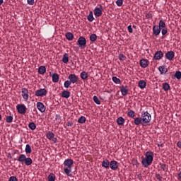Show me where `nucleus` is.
Here are the masks:
<instances>
[{"instance_id":"obj_53","label":"nucleus","mask_w":181,"mask_h":181,"mask_svg":"<svg viewBox=\"0 0 181 181\" xmlns=\"http://www.w3.org/2000/svg\"><path fill=\"white\" fill-rule=\"evenodd\" d=\"M66 125H67V127H73V122H68Z\"/></svg>"},{"instance_id":"obj_55","label":"nucleus","mask_w":181,"mask_h":181,"mask_svg":"<svg viewBox=\"0 0 181 181\" xmlns=\"http://www.w3.org/2000/svg\"><path fill=\"white\" fill-rule=\"evenodd\" d=\"M178 176V180H181V171L180 172V173L177 175Z\"/></svg>"},{"instance_id":"obj_48","label":"nucleus","mask_w":181,"mask_h":181,"mask_svg":"<svg viewBox=\"0 0 181 181\" xmlns=\"http://www.w3.org/2000/svg\"><path fill=\"white\" fill-rule=\"evenodd\" d=\"M166 168H168L166 164H160V169H162V170H166Z\"/></svg>"},{"instance_id":"obj_60","label":"nucleus","mask_w":181,"mask_h":181,"mask_svg":"<svg viewBox=\"0 0 181 181\" xmlns=\"http://www.w3.org/2000/svg\"><path fill=\"white\" fill-rule=\"evenodd\" d=\"M2 119V115H0V121Z\"/></svg>"},{"instance_id":"obj_20","label":"nucleus","mask_w":181,"mask_h":181,"mask_svg":"<svg viewBox=\"0 0 181 181\" xmlns=\"http://www.w3.org/2000/svg\"><path fill=\"white\" fill-rule=\"evenodd\" d=\"M127 116L129 117V118H135V117H136V113L132 110H129Z\"/></svg>"},{"instance_id":"obj_10","label":"nucleus","mask_w":181,"mask_h":181,"mask_svg":"<svg viewBox=\"0 0 181 181\" xmlns=\"http://www.w3.org/2000/svg\"><path fill=\"white\" fill-rule=\"evenodd\" d=\"M21 95L23 100H29V90L26 88L21 89Z\"/></svg>"},{"instance_id":"obj_40","label":"nucleus","mask_w":181,"mask_h":181,"mask_svg":"<svg viewBox=\"0 0 181 181\" xmlns=\"http://www.w3.org/2000/svg\"><path fill=\"white\" fill-rule=\"evenodd\" d=\"M112 80L114 83H115V84H119L121 83V80L117 78V76H113Z\"/></svg>"},{"instance_id":"obj_50","label":"nucleus","mask_w":181,"mask_h":181,"mask_svg":"<svg viewBox=\"0 0 181 181\" xmlns=\"http://www.w3.org/2000/svg\"><path fill=\"white\" fill-rule=\"evenodd\" d=\"M127 30L129 33H133L134 30H132V25H129L127 27Z\"/></svg>"},{"instance_id":"obj_59","label":"nucleus","mask_w":181,"mask_h":181,"mask_svg":"<svg viewBox=\"0 0 181 181\" xmlns=\"http://www.w3.org/2000/svg\"><path fill=\"white\" fill-rule=\"evenodd\" d=\"M133 28H134V29H136V25H133Z\"/></svg>"},{"instance_id":"obj_24","label":"nucleus","mask_w":181,"mask_h":181,"mask_svg":"<svg viewBox=\"0 0 181 181\" xmlns=\"http://www.w3.org/2000/svg\"><path fill=\"white\" fill-rule=\"evenodd\" d=\"M117 124L118 125H124L125 124V119H124L122 117H119L117 119Z\"/></svg>"},{"instance_id":"obj_22","label":"nucleus","mask_w":181,"mask_h":181,"mask_svg":"<svg viewBox=\"0 0 181 181\" xmlns=\"http://www.w3.org/2000/svg\"><path fill=\"white\" fill-rule=\"evenodd\" d=\"M26 159V155L25 154H21L19 156H18V158L17 159V160L18 162H21V163H23V162H25Z\"/></svg>"},{"instance_id":"obj_23","label":"nucleus","mask_w":181,"mask_h":181,"mask_svg":"<svg viewBox=\"0 0 181 181\" xmlns=\"http://www.w3.org/2000/svg\"><path fill=\"white\" fill-rule=\"evenodd\" d=\"M62 97L63 98H70V92L69 90L62 91Z\"/></svg>"},{"instance_id":"obj_16","label":"nucleus","mask_w":181,"mask_h":181,"mask_svg":"<svg viewBox=\"0 0 181 181\" xmlns=\"http://www.w3.org/2000/svg\"><path fill=\"white\" fill-rule=\"evenodd\" d=\"M120 88V91L122 93V95H123L124 97H125V95H127L128 94V86H122L119 87Z\"/></svg>"},{"instance_id":"obj_4","label":"nucleus","mask_w":181,"mask_h":181,"mask_svg":"<svg viewBox=\"0 0 181 181\" xmlns=\"http://www.w3.org/2000/svg\"><path fill=\"white\" fill-rule=\"evenodd\" d=\"M16 110L19 114L25 115V114H26L28 108H26V105H25L24 104H18L16 106Z\"/></svg>"},{"instance_id":"obj_33","label":"nucleus","mask_w":181,"mask_h":181,"mask_svg":"<svg viewBox=\"0 0 181 181\" xmlns=\"http://www.w3.org/2000/svg\"><path fill=\"white\" fill-rule=\"evenodd\" d=\"M13 121V115H9L6 117V122H8V124L12 123Z\"/></svg>"},{"instance_id":"obj_42","label":"nucleus","mask_w":181,"mask_h":181,"mask_svg":"<svg viewBox=\"0 0 181 181\" xmlns=\"http://www.w3.org/2000/svg\"><path fill=\"white\" fill-rule=\"evenodd\" d=\"M78 124H84L86 122V117L81 116L78 119Z\"/></svg>"},{"instance_id":"obj_46","label":"nucleus","mask_w":181,"mask_h":181,"mask_svg":"<svg viewBox=\"0 0 181 181\" xmlns=\"http://www.w3.org/2000/svg\"><path fill=\"white\" fill-rule=\"evenodd\" d=\"M123 4H124V0H117L116 1V5H117V6H122Z\"/></svg>"},{"instance_id":"obj_5","label":"nucleus","mask_w":181,"mask_h":181,"mask_svg":"<svg viewBox=\"0 0 181 181\" xmlns=\"http://www.w3.org/2000/svg\"><path fill=\"white\" fill-rule=\"evenodd\" d=\"M78 45L80 49H84L87 45V40L84 37H80L78 39Z\"/></svg>"},{"instance_id":"obj_15","label":"nucleus","mask_w":181,"mask_h":181,"mask_svg":"<svg viewBox=\"0 0 181 181\" xmlns=\"http://www.w3.org/2000/svg\"><path fill=\"white\" fill-rule=\"evenodd\" d=\"M110 168L112 170H117L118 169V162L115 160L110 161Z\"/></svg>"},{"instance_id":"obj_21","label":"nucleus","mask_w":181,"mask_h":181,"mask_svg":"<svg viewBox=\"0 0 181 181\" xmlns=\"http://www.w3.org/2000/svg\"><path fill=\"white\" fill-rule=\"evenodd\" d=\"M139 88H141V90H144L145 87H146V82L144 80H141L139 81Z\"/></svg>"},{"instance_id":"obj_36","label":"nucleus","mask_w":181,"mask_h":181,"mask_svg":"<svg viewBox=\"0 0 181 181\" xmlns=\"http://www.w3.org/2000/svg\"><path fill=\"white\" fill-rule=\"evenodd\" d=\"M158 28L163 29L166 28V23H164L163 20H160L158 23Z\"/></svg>"},{"instance_id":"obj_35","label":"nucleus","mask_w":181,"mask_h":181,"mask_svg":"<svg viewBox=\"0 0 181 181\" xmlns=\"http://www.w3.org/2000/svg\"><path fill=\"white\" fill-rule=\"evenodd\" d=\"M87 19L89 22H93V21H94V16H93V11L89 12Z\"/></svg>"},{"instance_id":"obj_39","label":"nucleus","mask_w":181,"mask_h":181,"mask_svg":"<svg viewBox=\"0 0 181 181\" xmlns=\"http://www.w3.org/2000/svg\"><path fill=\"white\" fill-rule=\"evenodd\" d=\"M174 77H175V78H177V80H180L181 79V71H177L174 75Z\"/></svg>"},{"instance_id":"obj_37","label":"nucleus","mask_w":181,"mask_h":181,"mask_svg":"<svg viewBox=\"0 0 181 181\" xmlns=\"http://www.w3.org/2000/svg\"><path fill=\"white\" fill-rule=\"evenodd\" d=\"M47 139H53V138H54V134L52 132H48L47 133Z\"/></svg>"},{"instance_id":"obj_38","label":"nucleus","mask_w":181,"mask_h":181,"mask_svg":"<svg viewBox=\"0 0 181 181\" xmlns=\"http://www.w3.org/2000/svg\"><path fill=\"white\" fill-rule=\"evenodd\" d=\"M25 151L26 153H32V148L30 147V145L26 144Z\"/></svg>"},{"instance_id":"obj_11","label":"nucleus","mask_w":181,"mask_h":181,"mask_svg":"<svg viewBox=\"0 0 181 181\" xmlns=\"http://www.w3.org/2000/svg\"><path fill=\"white\" fill-rule=\"evenodd\" d=\"M140 66L142 69H146L149 66V61L146 59H143L140 60Z\"/></svg>"},{"instance_id":"obj_47","label":"nucleus","mask_w":181,"mask_h":181,"mask_svg":"<svg viewBox=\"0 0 181 181\" xmlns=\"http://www.w3.org/2000/svg\"><path fill=\"white\" fill-rule=\"evenodd\" d=\"M161 33H162L163 36H165V35H166V33H168V28L162 29Z\"/></svg>"},{"instance_id":"obj_34","label":"nucleus","mask_w":181,"mask_h":181,"mask_svg":"<svg viewBox=\"0 0 181 181\" xmlns=\"http://www.w3.org/2000/svg\"><path fill=\"white\" fill-rule=\"evenodd\" d=\"M28 128H30L31 131H35V129H36V124H35V122H30L28 124Z\"/></svg>"},{"instance_id":"obj_9","label":"nucleus","mask_w":181,"mask_h":181,"mask_svg":"<svg viewBox=\"0 0 181 181\" xmlns=\"http://www.w3.org/2000/svg\"><path fill=\"white\" fill-rule=\"evenodd\" d=\"M165 57L167 59V60L172 62V60L175 59V52L168 51L167 53H165Z\"/></svg>"},{"instance_id":"obj_2","label":"nucleus","mask_w":181,"mask_h":181,"mask_svg":"<svg viewBox=\"0 0 181 181\" xmlns=\"http://www.w3.org/2000/svg\"><path fill=\"white\" fill-rule=\"evenodd\" d=\"M74 161L71 158H67L64 161V165L66 166L64 169V172H65L66 176H71V168H73V164Z\"/></svg>"},{"instance_id":"obj_56","label":"nucleus","mask_w":181,"mask_h":181,"mask_svg":"<svg viewBox=\"0 0 181 181\" xmlns=\"http://www.w3.org/2000/svg\"><path fill=\"white\" fill-rule=\"evenodd\" d=\"M146 18H151V15H149V14H146Z\"/></svg>"},{"instance_id":"obj_29","label":"nucleus","mask_w":181,"mask_h":181,"mask_svg":"<svg viewBox=\"0 0 181 181\" xmlns=\"http://www.w3.org/2000/svg\"><path fill=\"white\" fill-rule=\"evenodd\" d=\"M80 77L83 80H87V78H88V74L86 71H82L80 74Z\"/></svg>"},{"instance_id":"obj_58","label":"nucleus","mask_w":181,"mask_h":181,"mask_svg":"<svg viewBox=\"0 0 181 181\" xmlns=\"http://www.w3.org/2000/svg\"><path fill=\"white\" fill-rule=\"evenodd\" d=\"M53 141H54V142H57V138H54Z\"/></svg>"},{"instance_id":"obj_6","label":"nucleus","mask_w":181,"mask_h":181,"mask_svg":"<svg viewBox=\"0 0 181 181\" xmlns=\"http://www.w3.org/2000/svg\"><path fill=\"white\" fill-rule=\"evenodd\" d=\"M47 94V90L46 88H41L35 91V95L36 97H45Z\"/></svg>"},{"instance_id":"obj_43","label":"nucleus","mask_w":181,"mask_h":181,"mask_svg":"<svg viewBox=\"0 0 181 181\" xmlns=\"http://www.w3.org/2000/svg\"><path fill=\"white\" fill-rule=\"evenodd\" d=\"M90 42H95V40H97V35H95V34L90 35Z\"/></svg>"},{"instance_id":"obj_44","label":"nucleus","mask_w":181,"mask_h":181,"mask_svg":"<svg viewBox=\"0 0 181 181\" xmlns=\"http://www.w3.org/2000/svg\"><path fill=\"white\" fill-rule=\"evenodd\" d=\"M71 83L70 82V81H66L64 83V87H65V88H69L70 87V86H71Z\"/></svg>"},{"instance_id":"obj_18","label":"nucleus","mask_w":181,"mask_h":181,"mask_svg":"<svg viewBox=\"0 0 181 181\" xmlns=\"http://www.w3.org/2000/svg\"><path fill=\"white\" fill-rule=\"evenodd\" d=\"M110 162L107 159L104 160L102 162V166H103V168H105V169H109L110 168Z\"/></svg>"},{"instance_id":"obj_3","label":"nucleus","mask_w":181,"mask_h":181,"mask_svg":"<svg viewBox=\"0 0 181 181\" xmlns=\"http://www.w3.org/2000/svg\"><path fill=\"white\" fill-rule=\"evenodd\" d=\"M141 117L143 121V127H148V125H149V122H151L152 119V115H151V113L148 112L147 111H143Z\"/></svg>"},{"instance_id":"obj_30","label":"nucleus","mask_w":181,"mask_h":181,"mask_svg":"<svg viewBox=\"0 0 181 181\" xmlns=\"http://www.w3.org/2000/svg\"><path fill=\"white\" fill-rule=\"evenodd\" d=\"M48 181H56V175L53 173H49V175L47 177Z\"/></svg>"},{"instance_id":"obj_32","label":"nucleus","mask_w":181,"mask_h":181,"mask_svg":"<svg viewBox=\"0 0 181 181\" xmlns=\"http://www.w3.org/2000/svg\"><path fill=\"white\" fill-rule=\"evenodd\" d=\"M163 89L164 91H169V90H170V85L168 83H163Z\"/></svg>"},{"instance_id":"obj_8","label":"nucleus","mask_w":181,"mask_h":181,"mask_svg":"<svg viewBox=\"0 0 181 181\" xmlns=\"http://www.w3.org/2000/svg\"><path fill=\"white\" fill-rule=\"evenodd\" d=\"M68 78L72 84H76V83L78 81V76H77L74 74H69V76H68Z\"/></svg>"},{"instance_id":"obj_45","label":"nucleus","mask_w":181,"mask_h":181,"mask_svg":"<svg viewBox=\"0 0 181 181\" xmlns=\"http://www.w3.org/2000/svg\"><path fill=\"white\" fill-rule=\"evenodd\" d=\"M118 57L121 62H124V60L127 59V57H125V55H124L123 54H119Z\"/></svg>"},{"instance_id":"obj_25","label":"nucleus","mask_w":181,"mask_h":181,"mask_svg":"<svg viewBox=\"0 0 181 181\" xmlns=\"http://www.w3.org/2000/svg\"><path fill=\"white\" fill-rule=\"evenodd\" d=\"M24 163L26 165V166H30V165L33 163V160H32V158L26 157Z\"/></svg>"},{"instance_id":"obj_31","label":"nucleus","mask_w":181,"mask_h":181,"mask_svg":"<svg viewBox=\"0 0 181 181\" xmlns=\"http://www.w3.org/2000/svg\"><path fill=\"white\" fill-rule=\"evenodd\" d=\"M62 62L65 64H67L69 63V54H64L63 57H62Z\"/></svg>"},{"instance_id":"obj_14","label":"nucleus","mask_w":181,"mask_h":181,"mask_svg":"<svg viewBox=\"0 0 181 181\" xmlns=\"http://www.w3.org/2000/svg\"><path fill=\"white\" fill-rule=\"evenodd\" d=\"M163 57V52L162 51H157L153 57L154 60H160Z\"/></svg>"},{"instance_id":"obj_49","label":"nucleus","mask_w":181,"mask_h":181,"mask_svg":"<svg viewBox=\"0 0 181 181\" xmlns=\"http://www.w3.org/2000/svg\"><path fill=\"white\" fill-rule=\"evenodd\" d=\"M8 181H18V178L15 176H11L9 177Z\"/></svg>"},{"instance_id":"obj_52","label":"nucleus","mask_w":181,"mask_h":181,"mask_svg":"<svg viewBox=\"0 0 181 181\" xmlns=\"http://www.w3.org/2000/svg\"><path fill=\"white\" fill-rule=\"evenodd\" d=\"M28 5H33L35 4V0H27Z\"/></svg>"},{"instance_id":"obj_57","label":"nucleus","mask_w":181,"mask_h":181,"mask_svg":"<svg viewBox=\"0 0 181 181\" xmlns=\"http://www.w3.org/2000/svg\"><path fill=\"white\" fill-rule=\"evenodd\" d=\"M4 4V0H0V5H2Z\"/></svg>"},{"instance_id":"obj_1","label":"nucleus","mask_w":181,"mask_h":181,"mask_svg":"<svg viewBox=\"0 0 181 181\" xmlns=\"http://www.w3.org/2000/svg\"><path fill=\"white\" fill-rule=\"evenodd\" d=\"M145 157H143L141 160V164L144 168H148L152 165V162H153V152L147 151L144 154Z\"/></svg>"},{"instance_id":"obj_19","label":"nucleus","mask_w":181,"mask_h":181,"mask_svg":"<svg viewBox=\"0 0 181 181\" xmlns=\"http://www.w3.org/2000/svg\"><path fill=\"white\" fill-rule=\"evenodd\" d=\"M158 70L160 74H166V73H168V68H165V66H159Z\"/></svg>"},{"instance_id":"obj_26","label":"nucleus","mask_w":181,"mask_h":181,"mask_svg":"<svg viewBox=\"0 0 181 181\" xmlns=\"http://www.w3.org/2000/svg\"><path fill=\"white\" fill-rule=\"evenodd\" d=\"M60 78V76L57 74H54L52 75V81L53 83H59V80Z\"/></svg>"},{"instance_id":"obj_27","label":"nucleus","mask_w":181,"mask_h":181,"mask_svg":"<svg viewBox=\"0 0 181 181\" xmlns=\"http://www.w3.org/2000/svg\"><path fill=\"white\" fill-rule=\"evenodd\" d=\"M38 73L39 74H45V73H46V66H41L39 67L38 69Z\"/></svg>"},{"instance_id":"obj_28","label":"nucleus","mask_w":181,"mask_h":181,"mask_svg":"<svg viewBox=\"0 0 181 181\" xmlns=\"http://www.w3.org/2000/svg\"><path fill=\"white\" fill-rule=\"evenodd\" d=\"M65 36L67 40H73V39H74V35H73V33L69 32L66 33Z\"/></svg>"},{"instance_id":"obj_54","label":"nucleus","mask_w":181,"mask_h":181,"mask_svg":"<svg viewBox=\"0 0 181 181\" xmlns=\"http://www.w3.org/2000/svg\"><path fill=\"white\" fill-rule=\"evenodd\" d=\"M177 146L178 148H180V149H181V141H179L177 143Z\"/></svg>"},{"instance_id":"obj_13","label":"nucleus","mask_w":181,"mask_h":181,"mask_svg":"<svg viewBox=\"0 0 181 181\" xmlns=\"http://www.w3.org/2000/svg\"><path fill=\"white\" fill-rule=\"evenodd\" d=\"M161 28L158 25H153V33L155 36H159L160 34Z\"/></svg>"},{"instance_id":"obj_17","label":"nucleus","mask_w":181,"mask_h":181,"mask_svg":"<svg viewBox=\"0 0 181 181\" xmlns=\"http://www.w3.org/2000/svg\"><path fill=\"white\" fill-rule=\"evenodd\" d=\"M134 124L135 125H144V122L142 121V117H136L134 118Z\"/></svg>"},{"instance_id":"obj_7","label":"nucleus","mask_w":181,"mask_h":181,"mask_svg":"<svg viewBox=\"0 0 181 181\" xmlns=\"http://www.w3.org/2000/svg\"><path fill=\"white\" fill-rule=\"evenodd\" d=\"M94 15L96 16V18H100L101 15H103V6L100 5V8L96 7L94 10Z\"/></svg>"},{"instance_id":"obj_41","label":"nucleus","mask_w":181,"mask_h":181,"mask_svg":"<svg viewBox=\"0 0 181 181\" xmlns=\"http://www.w3.org/2000/svg\"><path fill=\"white\" fill-rule=\"evenodd\" d=\"M93 101L98 105H100V104H101V101L100 100V99H98V97H97L95 95L93 96Z\"/></svg>"},{"instance_id":"obj_51","label":"nucleus","mask_w":181,"mask_h":181,"mask_svg":"<svg viewBox=\"0 0 181 181\" xmlns=\"http://www.w3.org/2000/svg\"><path fill=\"white\" fill-rule=\"evenodd\" d=\"M156 177L158 180L162 181V176L160 174H156Z\"/></svg>"},{"instance_id":"obj_12","label":"nucleus","mask_w":181,"mask_h":181,"mask_svg":"<svg viewBox=\"0 0 181 181\" xmlns=\"http://www.w3.org/2000/svg\"><path fill=\"white\" fill-rule=\"evenodd\" d=\"M37 108L40 112H45L46 111V106L41 102L37 103Z\"/></svg>"}]
</instances>
